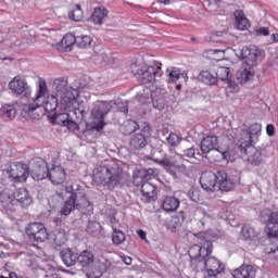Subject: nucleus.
I'll return each mask as SVG.
<instances>
[{
  "label": "nucleus",
  "mask_w": 278,
  "mask_h": 278,
  "mask_svg": "<svg viewBox=\"0 0 278 278\" xmlns=\"http://www.w3.org/2000/svg\"><path fill=\"white\" fill-rule=\"evenodd\" d=\"M152 97V105L154 110L162 111L164 108H166V103L164 102V98L157 96V90L151 92Z\"/></svg>",
  "instance_id": "37998d69"
},
{
  "label": "nucleus",
  "mask_w": 278,
  "mask_h": 278,
  "mask_svg": "<svg viewBox=\"0 0 278 278\" xmlns=\"http://www.w3.org/2000/svg\"><path fill=\"white\" fill-rule=\"evenodd\" d=\"M112 112V102L97 101L91 110V123L87 124L88 131L101 134L105 129V117Z\"/></svg>",
  "instance_id": "39448f33"
},
{
  "label": "nucleus",
  "mask_w": 278,
  "mask_h": 278,
  "mask_svg": "<svg viewBox=\"0 0 278 278\" xmlns=\"http://www.w3.org/2000/svg\"><path fill=\"white\" fill-rule=\"evenodd\" d=\"M167 142L170 147H177V144H179V136L175 132H170L167 137Z\"/></svg>",
  "instance_id": "5fc2aeb1"
},
{
  "label": "nucleus",
  "mask_w": 278,
  "mask_h": 278,
  "mask_svg": "<svg viewBox=\"0 0 278 278\" xmlns=\"http://www.w3.org/2000/svg\"><path fill=\"white\" fill-rule=\"evenodd\" d=\"M47 83L40 81L39 89L33 99V103L25 104L22 108L23 118H26V121H40V118L45 116V111L42 110V104H40V101H43L45 97H47Z\"/></svg>",
  "instance_id": "20e7f679"
},
{
  "label": "nucleus",
  "mask_w": 278,
  "mask_h": 278,
  "mask_svg": "<svg viewBox=\"0 0 278 278\" xmlns=\"http://www.w3.org/2000/svg\"><path fill=\"white\" fill-rule=\"evenodd\" d=\"M68 18H71V21H75V23H79V21L84 18V11L81 10V5L77 4L73 11L68 13Z\"/></svg>",
  "instance_id": "09e8293b"
},
{
  "label": "nucleus",
  "mask_w": 278,
  "mask_h": 278,
  "mask_svg": "<svg viewBox=\"0 0 278 278\" xmlns=\"http://www.w3.org/2000/svg\"><path fill=\"white\" fill-rule=\"evenodd\" d=\"M105 16H108V10L105 8H96L92 13L91 21L96 25H103Z\"/></svg>",
  "instance_id": "4c0bfd02"
},
{
  "label": "nucleus",
  "mask_w": 278,
  "mask_h": 278,
  "mask_svg": "<svg viewBox=\"0 0 278 278\" xmlns=\"http://www.w3.org/2000/svg\"><path fill=\"white\" fill-rule=\"evenodd\" d=\"M54 225H56V227H62V218L61 217H56L53 220Z\"/></svg>",
  "instance_id": "338daca9"
},
{
  "label": "nucleus",
  "mask_w": 278,
  "mask_h": 278,
  "mask_svg": "<svg viewBox=\"0 0 278 278\" xmlns=\"http://www.w3.org/2000/svg\"><path fill=\"white\" fill-rule=\"evenodd\" d=\"M16 205V200L14 199V193L5 189L0 198V207L7 212H12Z\"/></svg>",
  "instance_id": "b1692460"
},
{
  "label": "nucleus",
  "mask_w": 278,
  "mask_h": 278,
  "mask_svg": "<svg viewBox=\"0 0 278 278\" xmlns=\"http://www.w3.org/2000/svg\"><path fill=\"white\" fill-rule=\"evenodd\" d=\"M177 160V154L175 156H165L159 161L160 166H163L169 175H177L175 170H181V168H186V166L181 163H179Z\"/></svg>",
  "instance_id": "f3484780"
},
{
  "label": "nucleus",
  "mask_w": 278,
  "mask_h": 278,
  "mask_svg": "<svg viewBox=\"0 0 278 278\" xmlns=\"http://www.w3.org/2000/svg\"><path fill=\"white\" fill-rule=\"evenodd\" d=\"M29 175L35 181L47 179L49 175V165L47 164V161L40 157L33 159L28 165V177Z\"/></svg>",
  "instance_id": "1a4fd4ad"
},
{
  "label": "nucleus",
  "mask_w": 278,
  "mask_h": 278,
  "mask_svg": "<svg viewBox=\"0 0 278 278\" xmlns=\"http://www.w3.org/2000/svg\"><path fill=\"white\" fill-rule=\"evenodd\" d=\"M227 220L228 225H230L231 227H238V225H240V223L233 217V215H228Z\"/></svg>",
  "instance_id": "052dcab7"
},
{
  "label": "nucleus",
  "mask_w": 278,
  "mask_h": 278,
  "mask_svg": "<svg viewBox=\"0 0 278 278\" xmlns=\"http://www.w3.org/2000/svg\"><path fill=\"white\" fill-rule=\"evenodd\" d=\"M74 103H77V98L75 94L71 92H66V94L61 97V105L65 109L68 110Z\"/></svg>",
  "instance_id": "c03bdc74"
},
{
  "label": "nucleus",
  "mask_w": 278,
  "mask_h": 278,
  "mask_svg": "<svg viewBox=\"0 0 278 278\" xmlns=\"http://www.w3.org/2000/svg\"><path fill=\"white\" fill-rule=\"evenodd\" d=\"M54 86L58 92H62V90L68 86V83L64 78H59L54 81Z\"/></svg>",
  "instance_id": "6e6d98bb"
},
{
  "label": "nucleus",
  "mask_w": 278,
  "mask_h": 278,
  "mask_svg": "<svg viewBox=\"0 0 278 278\" xmlns=\"http://www.w3.org/2000/svg\"><path fill=\"white\" fill-rule=\"evenodd\" d=\"M235 20H236L238 29H240L241 31H244V29H249L250 24H249V20H247V16H244V11L242 10L235 11Z\"/></svg>",
  "instance_id": "e433bc0d"
},
{
  "label": "nucleus",
  "mask_w": 278,
  "mask_h": 278,
  "mask_svg": "<svg viewBox=\"0 0 278 278\" xmlns=\"http://www.w3.org/2000/svg\"><path fill=\"white\" fill-rule=\"evenodd\" d=\"M60 257L63 262V264L67 267L71 268V266H75L77 264L78 260V254L75 253L73 250L70 248H66L60 252Z\"/></svg>",
  "instance_id": "bb28decb"
},
{
  "label": "nucleus",
  "mask_w": 278,
  "mask_h": 278,
  "mask_svg": "<svg viewBox=\"0 0 278 278\" xmlns=\"http://www.w3.org/2000/svg\"><path fill=\"white\" fill-rule=\"evenodd\" d=\"M92 45V37L88 35H83L76 37V47L79 49H88Z\"/></svg>",
  "instance_id": "a18cd8bd"
},
{
  "label": "nucleus",
  "mask_w": 278,
  "mask_h": 278,
  "mask_svg": "<svg viewBox=\"0 0 278 278\" xmlns=\"http://www.w3.org/2000/svg\"><path fill=\"white\" fill-rule=\"evenodd\" d=\"M226 77H222V81H224V84H226V91L230 92L231 94H233V92H238L240 90L238 84L236 80H233V77L231 76V72L229 71H225L224 72Z\"/></svg>",
  "instance_id": "473e14b6"
},
{
  "label": "nucleus",
  "mask_w": 278,
  "mask_h": 278,
  "mask_svg": "<svg viewBox=\"0 0 278 278\" xmlns=\"http://www.w3.org/2000/svg\"><path fill=\"white\" fill-rule=\"evenodd\" d=\"M66 194H70L65 201L63 207L60 211L61 216H71V213L75 212L77 204L75 202V189L73 186L65 187Z\"/></svg>",
  "instance_id": "a211bd4d"
},
{
  "label": "nucleus",
  "mask_w": 278,
  "mask_h": 278,
  "mask_svg": "<svg viewBox=\"0 0 278 278\" xmlns=\"http://www.w3.org/2000/svg\"><path fill=\"white\" fill-rule=\"evenodd\" d=\"M97 268L100 273V275H112L114 273V269L116 268L114 264L111 263L110 260L101 256L97 260Z\"/></svg>",
  "instance_id": "c85d7f7f"
},
{
  "label": "nucleus",
  "mask_w": 278,
  "mask_h": 278,
  "mask_svg": "<svg viewBox=\"0 0 278 278\" xmlns=\"http://www.w3.org/2000/svg\"><path fill=\"white\" fill-rule=\"evenodd\" d=\"M255 143L239 144L238 151L241 155H248V162L252 166H262L266 157V150L264 148L256 149Z\"/></svg>",
  "instance_id": "0eeeda50"
},
{
  "label": "nucleus",
  "mask_w": 278,
  "mask_h": 278,
  "mask_svg": "<svg viewBox=\"0 0 278 278\" xmlns=\"http://www.w3.org/2000/svg\"><path fill=\"white\" fill-rule=\"evenodd\" d=\"M256 36H270V30H268V27H260L254 30Z\"/></svg>",
  "instance_id": "4d7b16f0"
},
{
  "label": "nucleus",
  "mask_w": 278,
  "mask_h": 278,
  "mask_svg": "<svg viewBox=\"0 0 278 278\" xmlns=\"http://www.w3.org/2000/svg\"><path fill=\"white\" fill-rule=\"evenodd\" d=\"M200 149L205 155L211 151H218V153H222L223 160H229V151H220L218 137L215 135L204 137L200 143Z\"/></svg>",
  "instance_id": "ddd939ff"
},
{
  "label": "nucleus",
  "mask_w": 278,
  "mask_h": 278,
  "mask_svg": "<svg viewBox=\"0 0 278 278\" xmlns=\"http://www.w3.org/2000/svg\"><path fill=\"white\" fill-rule=\"evenodd\" d=\"M262 134V124L254 123L249 129H242L240 131L239 144H255L260 140Z\"/></svg>",
  "instance_id": "f8f14e48"
},
{
  "label": "nucleus",
  "mask_w": 278,
  "mask_h": 278,
  "mask_svg": "<svg viewBox=\"0 0 278 278\" xmlns=\"http://www.w3.org/2000/svg\"><path fill=\"white\" fill-rule=\"evenodd\" d=\"M74 199L76 202V210H78V212L85 214V216H91V214H93L94 206L86 198V193H84L83 190H74Z\"/></svg>",
  "instance_id": "4468645a"
},
{
  "label": "nucleus",
  "mask_w": 278,
  "mask_h": 278,
  "mask_svg": "<svg viewBox=\"0 0 278 278\" xmlns=\"http://www.w3.org/2000/svg\"><path fill=\"white\" fill-rule=\"evenodd\" d=\"M15 204L20 203L22 207H29L31 203L34 202V199L29 194V191L25 188H20L16 189L15 192L13 193Z\"/></svg>",
  "instance_id": "4be33fe9"
},
{
  "label": "nucleus",
  "mask_w": 278,
  "mask_h": 278,
  "mask_svg": "<svg viewBox=\"0 0 278 278\" xmlns=\"http://www.w3.org/2000/svg\"><path fill=\"white\" fill-rule=\"evenodd\" d=\"M200 185L206 192H214L218 186V170L216 173L206 170L201 174Z\"/></svg>",
  "instance_id": "dca6fc26"
},
{
  "label": "nucleus",
  "mask_w": 278,
  "mask_h": 278,
  "mask_svg": "<svg viewBox=\"0 0 278 278\" xmlns=\"http://www.w3.org/2000/svg\"><path fill=\"white\" fill-rule=\"evenodd\" d=\"M98 227H99V224H97L94 222H89L86 231H87V233H96Z\"/></svg>",
  "instance_id": "13d9d810"
},
{
  "label": "nucleus",
  "mask_w": 278,
  "mask_h": 278,
  "mask_svg": "<svg viewBox=\"0 0 278 278\" xmlns=\"http://www.w3.org/2000/svg\"><path fill=\"white\" fill-rule=\"evenodd\" d=\"M41 110L47 112V114H51L58 110V98L55 96L47 97L43 101L40 100Z\"/></svg>",
  "instance_id": "c756f323"
},
{
  "label": "nucleus",
  "mask_w": 278,
  "mask_h": 278,
  "mask_svg": "<svg viewBox=\"0 0 278 278\" xmlns=\"http://www.w3.org/2000/svg\"><path fill=\"white\" fill-rule=\"evenodd\" d=\"M267 136H275V125L268 124L266 127Z\"/></svg>",
  "instance_id": "e2e57ef3"
},
{
  "label": "nucleus",
  "mask_w": 278,
  "mask_h": 278,
  "mask_svg": "<svg viewBox=\"0 0 278 278\" xmlns=\"http://www.w3.org/2000/svg\"><path fill=\"white\" fill-rule=\"evenodd\" d=\"M205 5H208L211 10H216L218 8V0H206Z\"/></svg>",
  "instance_id": "680f3d73"
},
{
  "label": "nucleus",
  "mask_w": 278,
  "mask_h": 278,
  "mask_svg": "<svg viewBox=\"0 0 278 278\" xmlns=\"http://www.w3.org/2000/svg\"><path fill=\"white\" fill-rule=\"evenodd\" d=\"M198 238L200 240V245L193 244L188 251L191 263L202 264L211 275H218L223 273L225 267H223L220 261L214 256H210L214 251V244L212 243V240H210L207 233H199Z\"/></svg>",
  "instance_id": "f257e3e1"
},
{
  "label": "nucleus",
  "mask_w": 278,
  "mask_h": 278,
  "mask_svg": "<svg viewBox=\"0 0 278 278\" xmlns=\"http://www.w3.org/2000/svg\"><path fill=\"white\" fill-rule=\"evenodd\" d=\"M5 173L12 184H23L29 177L28 166L23 162L11 163Z\"/></svg>",
  "instance_id": "6e6552de"
},
{
  "label": "nucleus",
  "mask_w": 278,
  "mask_h": 278,
  "mask_svg": "<svg viewBox=\"0 0 278 278\" xmlns=\"http://www.w3.org/2000/svg\"><path fill=\"white\" fill-rule=\"evenodd\" d=\"M125 240H126L125 232L114 228L113 232H112L113 244H116V247H121V244H123V242H125Z\"/></svg>",
  "instance_id": "de8ad7c7"
},
{
  "label": "nucleus",
  "mask_w": 278,
  "mask_h": 278,
  "mask_svg": "<svg viewBox=\"0 0 278 278\" xmlns=\"http://www.w3.org/2000/svg\"><path fill=\"white\" fill-rule=\"evenodd\" d=\"M262 55V50L255 46L244 47L241 49V58L243 62V71H252L257 66V59Z\"/></svg>",
  "instance_id": "9d476101"
},
{
  "label": "nucleus",
  "mask_w": 278,
  "mask_h": 278,
  "mask_svg": "<svg viewBox=\"0 0 278 278\" xmlns=\"http://www.w3.org/2000/svg\"><path fill=\"white\" fill-rule=\"evenodd\" d=\"M253 77H255V72L243 71L237 73V80L239 81V84H241V86L253 81Z\"/></svg>",
  "instance_id": "a19ab883"
},
{
  "label": "nucleus",
  "mask_w": 278,
  "mask_h": 278,
  "mask_svg": "<svg viewBox=\"0 0 278 278\" xmlns=\"http://www.w3.org/2000/svg\"><path fill=\"white\" fill-rule=\"evenodd\" d=\"M261 220L267 225V237L278 238V212L264 208L261 211Z\"/></svg>",
  "instance_id": "9b49d317"
},
{
  "label": "nucleus",
  "mask_w": 278,
  "mask_h": 278,
  "mask_svg": "<svg viewBox=\"0 0 278 278\" xmlns=\"http://www.w3.org/2000/svg\"><path fill=\"white\" fill-rule=\"evenodd\" d=\"M0 116L3 121H14L16 118V106L14 104H3L0 109Z\"/></svg>",
  "instance_id": "2f4dec72"
},
{
  "label": "nucleus",
  "mask_w": 278,
  "mask_h": 278,
  "mask_svg": "<svg viewBox=\"0 0 278 278\" xmlns=\"http://www.w3.org/2000/svg\"><path fill=\"white\" fill-rule=\"evenodd\" d=\"M159 172L155 168H149V169H137L134 175V185L137 186V188H140V192L143 197H146V201L148 203H151V201H155L157 199V194L155 193L156 187L155 185L149 182L151 181L152 177H157Z\"/></svg>",
  "instance_id": "7ed1b4c3"
},
{
  "label": "nucleus",
  "mask_w": 278,
  "mask_h": 278,
  "mask_svg": "<svg viewBox=\"0 0 278 278\" xmlns=\"http://www.w3.org/2000/svg\"><path fill=\"white\" fill-rule=\"evenodd\" d=\"M134 75H138V79L141 80V84H149L155 79V75L157 72H150V71H140L135 73Z\"/></svg>",
  "instance_id": "79ce46f5"
},
{
  "label": "nucleus",
  "mask_w": 278,
  "mask_h": 278,
  "mask_svg": "<svg viewBox=\"0 0 278 278\" xmlns=\"http://www.w3.org/2000/svg\"><path fill=\"white\" fill-rule=\"evenodd\" d=\"M187 195L191 201H193V203H199L201 201V194L194 187L189 189Z\"/></svg>",
  "instance_id": "864d4df0"
},
{
  "label": "nucleus",
  "mask_w": 278,
  "mask_h": 278,
  "mask_svg": "<svg viewBox=\"0 0 278 278\" xmlns=\"http://www.w3.org/2000/svg\"><path fill=\"white\" fill-rule=\"evenodd\" d=\"M184 220H186V215L184 214V212H179L175 217L172 218L168 229L172 232H175L177 229H181Z\"/></svg>",
  "instance_id": "58836bf2"
},
{
  "label": "nucleus",
  "mask_w": 278,
  "mask_h": 278,
  "mask_svg": "<svg viewBox=\"0 0 278 278\" xmlns=\"http://www.w3.org/2000/svg\"><path fill=\"white\" fill-rule=\"evenodd\" d=\"M217 185L220 192H230L233 186H236V182L229 178L227 172L218 170Z\"/></svg>",
  "instance_id": "5701e85b"
},
{
  "label": "nucleus",
  "mask_w": 278,
  "mask_h": 278,
  "mask_svg": "<svg viewBox=\"0 0 278 278\" xmlns=\"http://www.w3.org/2000/svg\"><path fill=\"white\" fill-rule=\"evenodd\" d=\"M147 144H148L147 138L142 134H135L130 137L129 146L135 151H140V149H144Z\"/></svg>",
  "instance_id": "7c9ffc66"
},
{
  "label": "nucleus",
  "mask_w": 278,
  "mask_h": 278,
  "mask_svg": "<svg viewBox=\"0 0 278 278\" xmlns=\"http://www.w3.org/2000/svg\"><path fill=\"white\" fill-rule=\"evenodd\" d=\"M257 275V270L253 265H241L239 268L232 271L233 278H254Z\"/></svg>",
  "instance_id": "a878e982"
},
{
  "label": "nucleus",
  "mask_w": 278,
  "mask_h": 278,
  "mask_svg": "<svg viewBox=\"0 0 278 278\" xmlns=\"http://www.w3.org/2000/svg\"><path fill=\"white\" fill-rule=\"evenodd\" d=\"M66 230L64 228H56L54 230L53 247L60 249V247L66 244Z\"/></svg>",
  "instance_id": "c9c22d12"
},
{
  "label": "nucleus",
  "mask_w": 278,
  "mask_h": 278,
  "mask_svg": "<svg viewBox=\"0 0 278 278\" xmlns=\"http://www.w3.org/2000/svg\"><path fill=\"white\" fill-rule=\"evenodd\" d=\"M86 114V106L84 102H77V106L72 111V115L76 116V121H84V116Z\"/></svg>",
  "instance_id": "8fccbe9b"
},
{
  "label": "nucleus",
  "mask_w": 278,
  "mask_h": 278,
  "mask_svg": "<svg viewBox=\"0 0 278 278\" xmlns=\"http://www.w3.org/2000/svg\"><path fill=\"white\" fill-rule=\"evenodd\" d=\"M181 202L175 197H167L163 201L162 207L165 212H177Z\"/></svg>",
  "instance_id": "72a5a7b5"
},
{
  "label": "nucleus",
  "mask_w": 278,
  "mask_h": 278,
  "mask_svg": "<svg viewBox=\"0 0 278 278\" xmlns=\"http://www.w3.org/2000/svg\"><path fill=\"white\" fill-rule=\"evenodd\" d=\"M176 157H178V160H190L192 157H193V160H201V157H203V155H201V153H199V152L197 153L194 148H189V149L184 150L182 154H176Z\"/></svg>",
  "instance_id": "ea45409f"
},
{
  "label": "nucleus",
  "mask_w": 278,
  "mask_h": 278,
  "mask_svg": "<svg viewBox=\"0 0 278 278\" xmlns=\"http://www.w3.org/2000/svg\"><path fill=\"white\" fill-rule=\"evenodd\" d=\"M7 278H20V276H17L16 273L11 271V273H9V277H7Z\"/></svg>",
  "instance_id": "774afa93"
},
{
  "label": "nucleus",
  "mask_w": 278,
  "mask_h": 278,
  "mask_svg": "<svg viewBox=\"0 0 278 278\" xmlns=\"http://www.w3.org/2000/svg\"><path fill=\"white\" fill-rule=\"evenodd\" d=\"M229 51V49L226 50H206L203 55L204 58H207L208 60H214L216 62H226V64L219 63L220 68H224L225 71H229V66H231V61L225 59V52Z\"/></svg>",
  "instance_id": "6ab92c4d"
},
{
  "label": "nucleus",
  "mask_w": 278,
  "mask_h": 278,
  "mask_svg": "<svg viewBox=\"0 0 278 278\" xmlns=\"http://www.w3.org/2000/svg\"><path fill=\"white\" fill-rule=\"evenodd\" d=\"M9 88L15 94H23L26 98L30 97V94H31V90L27 86V83H25L24 79H21L18 77L13 78L9 83Z\"/></svg>",
  "instance_id": "412c9836"
},
{
  "label": "nucleus",
  "mask_w": 278,
  "mask_h": 278,
  "mask_svg": "<svg viewBox=\"0 0 278 278\" xmlns=\"http://www.w3.org/2000/svg\"><path fill=\"white\" fill-rule=\"evenodd\" d=\"M241 233L245 240H255L257 238V231L249 225L242 226Z\"/></svg>",
  "instance_id": "49530a36"
},
{
  "label": "nucleus",
  "mask_w": 278,
  "mask_h": 278,
  "mask_svg": "<svg viewBox=\"0 0 278 278\" xmlns=\"http://www.w3.org/2000/svg\"><path fill=\"white\" fill-rule=\"evenodd\" d=\"M137 233L141 240H147V232L144 230H138Z\"/></svg>",
  "instance_id": "69168bd1"
},
{
  "label": "nucleus",
  "mask_w": 278,
  "mask_h": 278,
  "mask_svg": "<svg viewBox=\"0 0 278 278\" xmlns=\"http://www.w3.org/2000/svg\"><path fill=\"white\" fill-rule=\"evenodd\" d=\"M94 181L106 188V190H115L122 188L125 184L123 167L116 161H104L97 167Z\"/></svg>",
  "instance_id": "f03ea898"
},
{
  "label": "nucleus",
  "mask_w": 278,
  "mask_h": 278,
  "mask_svg": "<svg viewBox=\"0 0 278 278\" xmlns=\"http://www.w3.org/2000/svg\"><path fill=\"white\" fill-rule=\"evenodd\" d=\"M168 77L172 81H179V79H188V73L180 74L178 71H170Z\"/></svg>",
  "instance_id": "603ef678"
},
{
  "label": "nucleus",
  "mask_w": 278,
  "mask_h": 278,
  "mask_svg": "<svg viewBox=\"0 0 278 278\" xmlns=\"http://www.w3.org/2000/svg\"><path fill=\"white\" fill-rule=\"evenodd\" d=\"M199 81L206 84V86H214L218 81V74L214 76L210 71H201L198 75Z\"/></svg>",
  "instance_id": "f704fd0d"
},
{
  "label": "nucleus",
  "mask_w": 278,
  "mask_h": 278,
  "mask_svg": "<svg viewBox=\"0 0 278 278\" xmlns=\"http://www.w3.org/2000/svg\"><path fill=\"white\" fill-rule=\"evenodd\" d=\"M123 262H124V264H126V266H131L132 260L130 256H124Z\"/></svg>",
  "instance_id": "0e129e2a"
},
{
  "label": "nucleus",
  "mask_w": 278,
  "mask_h": 278,
  "mask_svg": "<svg viewBox=\"0 0 278 278\" xmlns=\"http://www.w3.org/2000/svg\"><path fill=\"white\" fill-rule=\"evenodd\" d=\"M52 123L61 127H67L70 131H78L79 124L73 118V113H59L51 115Z\"/></svg>",
  "instance_id": "2eb2a0df"
},
{
  "label": "nucleus",
  "mask_w": 278,
  "mask_h": 278,
  "mask_svg": "<svg viewBox=\"0 0 278 278\" xmlns=\"http://www.w3.org/2000/svg\"><path fill=\"white\" fill-rule=\"evenodd\" d=\"M54 186H60L66 181V170L62 165H54L51 169H48V178Z\"/></svg>",
  "instance_id": "aec40b11"
},
{
  "label": "nucleus",
  "mask_w": 278,
  "mask_h": 278,
  "mask_svg": "<svg viewBox=\"0 0 278 278\" xmlns=\"http://www.w3.org/2000/svg\"><path fill=\"white\" fill-rule=\"evenodd\" d=\"M140 129V126L136 121H129L124 125V134L125 136H131L135 131H138Z\"/></svg>",
  "instance_id": "3c124183"
},
{
  "label": "nucleus",
  "mask_w": 278,
  "mask_h": 278,
  "mask_svg": "<svg viewBox=\"0 0 278 278\" xmlns=\"http://www.w3.org/2000/svg\"><path fill=\"white\" fill-rule=\"evenodd\" d=\"M25 233L31 247H38V244L47 242V238H49L47 227H45V224L38 222H33L28 224L25 228Z\"/></svg>",
  "instance_id": "423d86ee"
},
{
  "label": "nucleus",
  "mask_w": 278,
  "mask_h": 278,
  "mask_svg": "<svg viewBox=\"0 0 278 278\" xmlns=\"http://www.w3.org/2000/svg\"><path fill=\"white\" fill-rule=\"evenodd\" d=\"M77 264L81 268L88 269L94 264V252L92 250H84L78 254Z\"/></svg>",
  "instance_id": "393cba45"
},
{
  "label": "nucleus",
  "mask_w": 278,
  "mask_h": 278,
  "mask_svg": "<svg viewBox=\"0 0 278 278\" xmlns=\"http://www.w3.org/2000/svg\"><path fill=\"white\" fill-rule=\"evenodd\" d=\"M73 45H77V37H75L73 34H66L59 43H56V49L59 51H72Z\"/></svg>",
  "instance_id": "cd10ccee"
},
{
  "label": "nucleus",
  "mask_w": 278,
  "mask_h": 278,
  "mask_svg": "<svg viewBox=\"0 0 278 278\" xmlns=\"http://www.w3.org/2000/svg\"><path fill=\"white\" fill-rule=\"evenodd\" d=\"M148 71H162V63L154 61L148 66Z\"/></svg>",
  "instance_id": "bf43d9fd"
}]
</instances>
